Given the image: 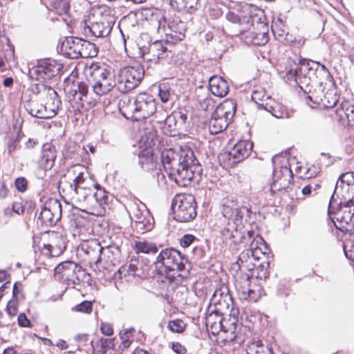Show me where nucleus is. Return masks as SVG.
<instances>
[{
    "label": "nucleus",
    "instance_id": "nucleus-1",
    "mask_svg": "<svg viewBox=\"0 0 354 354\" xmlns=\"http://www.w3.org/2000/svg\"><path fill=\"white\" fill-rule=\"evenodd\" d=\"M32 91L39 98H46L45 104H40L37 100H30L24 103L26 110L32 116L48 119L54 117L62 105V101L55 90L45 84H35Z\"/></svg>",
    "mask_w": 354,
    "mask_h": 354
},
{
    "label": "nucleus",
    "instance_id": "nucleus-2",
    "mask_svg": "<svg viewBox=\"0 0 354 354\" xmlns=\"http://www.w3.org/2000/svg\"><path fill=\"white\" fill-rule=\"evenodd\" d=\"M161 161L165 171L174 173L178 168L201 169L194 151L188 146H181L178 151L166 149L161 153Z\"/></svg>",
    "mask_w": 354,
    "mask_h": 354
},
{
    "label": "nucleus",
    "instance_id": "nucleus-3",
    "mask_svg": "<svg viewBox=\"0 0 354 354\" xmlns=\"http://www.w3.org/2000/svg\"><path fill=\"white\" fill-rule=\"evenodd\" d=\"M126 111L131 114L135 120L146 119L156 111V102L153 97L147 93H140L133 100L127 99Z\"/></svg>",
    "mask_w": 354,
    "mask_h": 354
},
{
    "label": "nucleus",
    "instance_id": "nucleus-4",
    "mask_svg": "<svg viewBox=\"0 0 354 354\" xmlns=\"http://www.w3.org/2000/svg\"><path fill=\"white\" fill-rule=\"evenodd\" d=\"M171 208L174 218L179 222H189L196 216V203L190 194H177L173 199Z\"/></svg>",
    "mask_w": 354,
    "mask_h": 354
},
{
    "label": "nucleus",
    "instance_id": "nucleus-5",
    "mask_svg": "<svg viewBox=\"0 0 354 354\" xmlns=\"http://www.w3.org/2000/svg\"><path fill=\"white\" fill-rule=\"evenodd\" d=\"M156 263H160L165 270L183 272L186 275L190 269L188 259L172 248L162 250L156 258Z\"/></svg>",
    "mask_w": 354,
    "mask_h": 354
},
{
    "label": "nucleus",
    "instance_id": "nucleus-6",
    "mask_svg": "<svg viewBox=\"0 0 354 354\" xmlns=\"http://www.w3.org/2000/svg\"><path fill=\"white\" fill-rule=\"evenodd\" d=\"M95 82L91 88L94 94L98 97L110 93L114 88L118 90V80L111 68L98 66L95 70Z\"/></svg>",
    "mask_w": 354,
    "mask_h": 354
},
{
    "label": "nucleus",
    "instance_id": "nucleus-7",
    "mask_svg": "<svg viewBox=\"0 0 354 354\" xmlns=\"http://www.w3.org/2000/svg\"><path fill=\"white\" fill-rule=\"evenodd\" d=\"M63 68V65L55 59L39 60L36 66L29 71L30 77L41 82H48L56 77Z\"/></svg>",
    "mask_w": 354,
    "mask_h": 354
},
{
    "label": "nucleus",
    "instance_id": "nucleus-8",
    "mask_svg": "<svg viewBox=\"0 0 354 354\" xmlns=\"http://www.w3.org/2000/svg\"><path fill=\"white\" fill-rule=\"evenodd\" d=\"M328 214L335 227L343 232H354V205L334 207Z\"/></svg>",
    "mask_w": 354,
    "mask_h": 354
},
{
    "label": "nucleus",
    "instance_id": "nucleus-9",
    "mask_svg": "<svg viewBox=\"0 0 354 354\" xmlns=\"http://www.w3.org/2000/svg\"><path fill=\"white\" fill-rule=\"evenodd\" d=\"M85 271L82 267L73 261H64L55 268V277L68 285L79 284Z\"/></svg>",
    "mask_w": 354,
    "mask_h": 354
},
{
    "label": "nucleus",
    "instance_id": "nucleus-10",
    "mask_svg": "<svg viewBox=\"0 0 354 354\" xmlns=\"http://www.w3.org/2000/svg\"><path fill=\"white\" fill-rule=\"evenodd\" d=\"M253 143L249 140L238 142L229 151L222 153L218 158L227 166L232 167L246 159L252 152Z\"/></svg>",
    "mask_w": 354,
    "mask_h": 354
},
{
    "label": "nucleus",
    "instance_id": "nucleus-11",
    "mask_svg": "<svg viewBox=\"0 0 354 354\" xmlns=\"http://www.w3.org/2000/svg\"><path fill=\"white\" fill-rule=\"evenodd\" d=\"M144 71L140 68L127 67L120 71L117 77L118 91L125 93L135 88L142 80Z\"/></svg>",
    "mask_w": 354,
    "mask_h": 354
},
{
    "label": "nucleus",
    "instance_id": "nucleus-12",
    "mask_svg": "<svg viewBox=\"0 0 354 354\" xmlns=\"http://www.w3.org/2000/svg\"><path fill=\"white\" fill-rule=\"evenodd\" d=\"M167 44L163 40H156L148 46L140 48V53L145 60L157 63L171 55V50Z\"/></svg>",
    "mask_w": 354,
    "mask_h": 354
},
{
    "label": "nucleus",
    "instance_id": "nucleus-13",
    "mask_svg": "<svg viewBox=\"0 0 354 354\" xmlns=\"http://www.w3.org/2000/svg\"><path fill=\"white\" fill-rule=\"evenodd\" d=\"M62 216V205L56 198H50L43 205L39 219L42 224L52 226L57 223Z\"/></svg>",
    "mask_w": 354,
    "mask_h": 354
},
{
    "label": "nucleus",
    "instance_id": "nucleus-14",
    "mask_svg": "<svg viewBox=\"0 0 354 354\" xmlns=\"http://www.w3.org/2000/svg\"><path fill=\"white\" fill-rule=\"evenodd\" d=\"M312 60L300 59L294 68L286 69V77L288 80L295 81L301 89L306 87L307 77L310 68Z\"/></svg>",
    "mask_w": 354,
    "mask_h": 354
},
{
    "label": "nucleus",
    "instance_id": "nucleus-15",
    "mask_svg": "<svg viewBox=\"0 0 354 354\" xmlns=\"http://www.w3.org/2000/svg\"><path fill=\"white\" fill-rule=\"evenodd\" d=\"M282 173L284 175V178L273 180L268 189L264 188V192L266 194V198L268 202H271L273 198L279 197L281 193L286 191L292 180L293 174L292 170H288L286 168H284Z\"/></svg>",
    "mask_w": 354,
    "mask_h": 354
},
{
    "label": "nucleus",
    "instance_id": "nucleus-16",
    "mask_svg": "<svg viewBox=\"0 0 354 354\" xmlns=\"http://www.w3.org/2000/svg\"><path fill=\"white\" fill-rule=\"evenodd\" d=\"M335 205L338 206L354 205L351 189L348 186H344V185L336 183L333 194L331 196L328 205L329 212H333Z\"/></svg>",
    "mask_w": 354,
    "mask_h": 354
},
{
    "label": "nucleus",
    "instance_id": "nucleus-17",
    "mask_svg": "<svg viewBox=\"0 0 354 354\" xmlns=\"http://www.w3.org/2000/svg\"><path fill=\"white\" fill-rule=\"evenodd\" d=\"M68 187V194L71 200L80 206L91 207L93 188L86 186Z\"/></svg>",
    "mask_w": 354,
    "mask_h": 354
},
{
    "label": "nucleus",
    "instance_id": "nucleus-18",
    "mask_svg": "<svg viewBox=\"0 0 354 354\" xmlns=\"http://www.w3.org/2000/svg\"><path fill=\"white\" fill-rule=\"evenodd\" d=\"M201 169H181L178 168L174 173L170 170L166 171L169 179L174 181L179 187H187L195 178L196 175L199 176Z\"/></svg>",
    "mask_w": 354,
    "mask_h": 354
},
{
    "label": "nucleus",
    "instance_id": "nucleus-19",
    "mask_svg": "<svg viewBox=\"0 0 354 354\" xmlns=\"http://www.w3.org/2000/svg\"><path fill=\"white\" fill-rule=\"evenodd\" d=\"M210 304H213L217 311H223L230 308L232 304V298L227 286L223 285L214 291L210 299Z\"/></svg>",
    "mask_w": 354,
    "mask_h": 354
},
{
    "label": "nucleus",
    "instance_id": "nucleus-20",
    "mask_svg": "<svg viewBox=\"0 0 354 354\" xmlns=\"http://www.w3.org/2000/svg\"><path fill=\"white\" fill-rule=\"evenodd\" d=\"M89 86L86 82H80L75 89L73 99L82 108L92 107L95 104V100L89 96Z\"/></svg>",
    "mask_w": 354,
    "mask_h": 354
},
{
    "label": "nucleus",
    "instance_id": "nucleus-21",
    "mask_svg": "<svg viewBox=\"0 0 354 354\" xmlns=\"http://www.w3.org/2000/svg\"><path fill=\"white\" fill-rule=\"evenodd\" d=\"M111 30V24L105 20L92 22L84 26V33L87 37H104Z\"/></svg>",
    "mask_w": 354,
    "mask_h": 354
},
{
    "label": "nucleus",
    "instance_id": "nucleus-22",
    "mask_svg": "<svg viewBox=\"0 0 354 354\" xmlns=\"http://www.w3.org/2000/svg\"><path fill=\"white\" fill-rule=\"evenodd\" d=\"M223 314V311H217V309L214 308L205 317L207 329L213 335H218L221 331L227 332L222 322Z\"/></svg>",
    "mask_w": 354,
    "mask_h": 354
},
{
    "label": "nucleus",
    "instance_id": "nucleus-23",
    "mask_svg": "<svg viewBox=\"0 0 354 354\" xmlns=\"http://www.w3.org/2000/svg\"><path fill=\"white\" fill-rule=\"evenodd\" d=\"M66 249L65 240L62 236H56L51 243L44 244L41 250L43 254L48 257H58Z\"/></svg>",
    "mask_w": 354,
    "mask_h": 354
},
{
    "label": "nucleus",
    "instance_id": "nucleus-24",
    "mask_svg": "<svg viewBox=\"0 0 354 354\" xmlns=\"http://www.w3.org/2000/svg\"><path fill=\"white\" fill-rule=\"evenodd\" d=\"M79 37H66L61 45V52L65 56L70 59L79 58Z\"/></svg>",
    "mask_w": 354,
    "mask_h": 354
},
{
    "label": "nucleus",
    "instance_id": "nucleus-25",
    "mask_svg": "<svg viewBox=\"0 0 354 354\" xmlns=\"http://www.w3.org/2000/svg\"><path fill=\"white\" fill-rule=\"evenodd\" d=\"M57 157L55 147L50 143H46L43 145L41 156L39 164L45 170L50 169Z\"/></svg>",
    "mask_w": 354,
    "mask_h": 354
},
{
    "label": "nucleus",
    "instance_id": "nucleus-26",
    "mask_svg": "<svg viewBox=\"0 0 354 354\" xmlns=\"http://www.w3.org/2000/svg\"><path fill=\"white\" fill-rule=\"evenodd\" d=\"M236 110V103L234 100L227 99L215 109L216 116L222 117L231 122Z\"/></svg>",
    "mask_w": 354,
    "mask_h": 354
},
{
    "label": "nucleus",
    "instance_id": "nucleus-27",
    "mask_svg": "<svg viewBox=\"0 0 354 354\" xmlns=\"http://www.w3.org/2000/svg\"><path fill=\"white\" fill-rule=\"evenodd\" d=\"M81 250L91 257L96 263L100 260V254L104 248L97 239L84 241L80 246Z\"/></svg>",
    "mask_w": 354,
    "mask_h": 354
},
{
    "label": "nucleus",
    "instance_id": "nucleus-28",
    "mask_svg": "<svg viewBox=\"0 0 354 354\" xmlns=\"http://www.w3.org/2000/svg\"><path fill=\"white\" fill-rule=\"evenodd\" d=\"M209 86L212 93L215 96L223 97L228 93L227 82L221 77L215 75L210 77Z\"/></svg>",
    "mask_w": 354,
    "mask_h": 354
},
{
    "label": "nucleus",
    "instance_id": "nucleus-29",
    "mask_svg": "<svg viewBox=\"0 0 354 354\" xmlns=\"http://www.w3.org/2000/svg\"><path fill=\"white\" fill-rule=\"evenodd\" d=\"M140 142L146 147H151L157 140V131L150 122H145L140 129Z\"/></svg>",
    "mask_w": 354,
    "mask_h": 354
},
{
    "label": "nucleus",
    "instance_id": "nucleus-30",
    "mask_svg": "<svg viewBox=\"0 0 354 354\" xmlns=\"http://www.w3.org/2000/svg\"><path fill=\"white\" fill-rule=\"evenodd\" d=\"M317 88L313 89V91L310 88L304 87L301 89L303 92L302 97L306 101V102L310 104V102H313L314 104H317L320 106L321 102L322 101V97L324 95V90L322 83H317Z\"/></svg>",
    "mask_w": 354,
    "mask_h": 354
},
{
    "label": "nucleus",
    "instance_id": "nucleus-31",
    "mask_svg": "<svg viewBox=\"0 0 354 354\" xmlns=\"http://www.w3.org/2000/svg\"><path fill=\"white\" fill-rule=\"evenodd\" d=\"M262 108L270 113L272 115L277 118H288V113L284 106L274 99L267 100L266 103L261 104Z\"/></svg>",
    "mask_w": 354,
    "mask_h": 354
},
{
    "label": "nucleus",
    "instance_id": "nucleus-32",
    "mask_svg": "<svg viewBox=\"0 0 354 354\" xmlns=\"http://www.w3.org/2000/svg\"><path fill=\"white\" fill-rule=\"evenodd\" d=\"M335 112L339 120H344L346 118L349 126L354 125V104L345 101L341 103L340 106L335 110Z\"/></svg>",
    "mask_w": 354,
    "mask_h": 354
},
{
    "label": "nucleus",
    "instance_id": "nucleus-33",
    "mask_svg": "<svg viewBox=\"0 0 354 354\" xmlns=\"http://www.w3.org/2000/svg\"><path fill=\"white\" fill-rule=\"evenodd\" d=\"M221 212L223 216L227 218L228 221H234L239 216L237 205L232 200H223Z\"/></svg>",
    "mask_w": 354,
    "mask_h": 354
},
{
    "label": "nucleus",
    "instance_id": "nucleus-34",
    "mask_svg": "<svg viewBox=\"0 0 354 354\" xmlns=\"http://www.w3.org/2000/svg\"><path fill=\"white\" fill-rule=\"evenodd\" d=\"M79 57L89 58L97 56L98 48L94 43L80 38Z\"/></svg>",
    "mask_w": 354,
    "mask_h": 354
},
{
    "label": "nucleus",
    "instance_id": "nucleus-35",
    "mask_svg": "<svg viewBox=\"0 0 354 354\" xmlns=\"http://www.w3.org/2000/svg\"><path fill=\"white\" fill-rule=\"evenodd\" d=\"M92 196V208L96 207L97 206L102 207L103 205L108 203V193L100 185H96L93 188Z\"/></svg>",
    "mask_w": 354,
    "mask_h": 354
},
{
    "label": "nucleus",
    "instance_id": "nucleus-36",
    "mask_svg": "<svg viewBox=\"0 0 354 354\" xmlns=\"http://www.w3.org/2000/svg\"><path fill=\"white\" fill-rule=\"evenodd\" d=\"M229 124L230 122L224 118L216 116V113L214 111L209 123V132L211 134H218L225 130Z\"/></svg>",
    "mask_w": 354,
    "mask_h": 354
},
{
    "label": "nucleus",
    "instance_id": "nucleus-37",
    "mask_svg": "<svg viewBox=\"0 0 354 354\" xmlns=\"http://www.w3.org/2000/svg\"><path fill=\"white\" fill-rule=\"evenodd\" d=\"M140 263L136 259H131L128 265L122 266L118 270L120 277L140 276L139 266Z\"/></svg>",
    "mask_w": 354,
    "mask_h": 354
},
{
    "label": "nucleus",
    "instance_id": "nucleus-38",
    "mask_svg": "<svg viewBox=\"0 0 354 354\" xmlns=\"http://www.w3.org/2000/svg\"><path fill=\"white\" fill-rule=\"evenodd\" d=\"M154 225L153 216L148 211L145 210V214L143 216L138 218L136 222V227L141 233L151 231Z\"/></svg>",
    "mask_w": 354,
    "mask_h": 354
},
{
    "label": "nucleus",
    "instance_id": "nucleus-39",
    "mask_svg": "<svg viewBox=\"0 0 354 354\" xmlns=\"http://www.w3.org/2000/svg\"><path fill=\"white\" fill-rule=\"evenodd\" d=\"M181 129V127L171 114L166 118L162 126L164 133L170 137L176 136Z\"/></svg>",
    "mask_w": 354,
    "mask_h": 354
},
{
    "label": "nucleus",
    "instance_id": "nucleus-40",
    "mask_svg": "<svg viewBox=\"0 0 354 354\" xmlns=\"http://www.w3.org/2000/svg\"><path fill=\"white\" fill-rule=\"evenodd\" d=\"M221 234L223 240L232 241L234 243H236V239L240 236L234 221H227L226 226L221 230Z\"/></svg>",
    "mask_w": 354,
    "mask_h": 354
},
{
    "label": "nucleus",
    "instance_id": "nucleus-41",
    "mask_svg": "<svg viewBox=\"0 0 354 354\" xmlns=\"http://www.w3.org/2000/svg\"><path fill=\"white\" fill-rule=\"evenodd\" d=\"M270 266V263L268 261L266 262H263L261 264H259L254 271H252V274H246V281L245 283L248 282V280L251 277H256L257 279H266L269 276V272H268V268Z\"/></svg>",
    "mask_w": 354,
    "mask_h": 354
},
{
    "label": "nucleus",
    "instance_id": "nucleus-42",
    "mask_svg": "<svg viewBox=\"0 0 354 354\" xmlns=\"http://www.w3.org/2000/svg\"><path fill=\"white\" fill-rule=\"evenodd\" d=\"M320 106L325 109H332L337 105L339 101V95L335 90H328L324 93Z\"/></svg>",
    "mask_w": 354,
    "mask_h": 354
},
{
    "label": "nucleus",
    "instance_id": "nucleus-43",
    "mask_svg": "<svg viewBox=\"0 0 354 354\" xmlns=\"http://www.w3.org/2000/svg\"><path fill=\"white\" fill-rule=\"evenodd\" d=\"M247 354H272L268 346L263 344L261 340L254 341L248 345Z\"/></svg>",
    "mask_w": 354,
    "mask_h": 354
},
{
    "label": "nucleus",
    "instance_id": "nucleus-44",
    "mask_svg": "<svg viewBox=\"0 0 354 354\" xmlns=\"http://www.w3.org/2000/svg\"><path fill=\"white\" fill-rule=\"evenodd\" d=\"M136 253L156 254L158 249L155 243L147 241H136L133 247Z\"/></svg>",
    "mask_w": 354,
    "mask_h": 354
},
{
    "label": "nucleus",
    "instance_id": "nucleus-45",
    "mask_svg": "<svg viewBox=\"0 0 354 354\" xmlns=\"http://www.w3.org/2000/svg\"><path fill=\"white\" fill-rule=\"evenodd\" d=\"M179 11L193 13L197 10L198 0H174Z\"/></svg>",
    "mask_w": 354,
    "mask_h": 354
},
{
    "label": "nucleus",
    "instance_id": "nucleus-46",
    "mask_svg": "<svg viewBox=\"0 0 354 354\" xmlns=\"http://www.w3.org/2000/svg\"><path fill=\"white\" fill-rule=\"evenodd\" d=\"M134 331V328H130L124 329L120 333V337L121 343L119 348L121 351H124L129 348L131 344L132 333Z\"/></svg>",
    "mask_w": 354,
    "mask_h": 354
},
{
    "label": "nucleus",
    "instance_id": "nucleus-47",
    "mask_svg": "<svg viewBox=\"0 0 354 354\" xmlns=\"http://www.w3.org/2000/svg\"><path fill=\"white\" fill-rule=\"evenodd\" d=\"M310 65V68L307 77L306 88H308L311 84L317 85V83L320 82L318 80V69L319 68V63L312 60Z\"/></svg>",
    "mask_w": 354,
    "mask_h": 354
},
{
    "label": "nucleus",
    "instance_id": "nucleus-48",
    "mask_svg": "<svg viewBox=\"0 0 354 354\" xmlns=\"http://www.w3.org/2000/svg\"><path fill=\"white\" fill-rule=\"evenodd\" d=\"M86 169L82 167L80 165H76L73 167V171L74 174H77V176L73 180V183L70 184L69 187H77L79 186H85V171Z\"/></svg>",
    "mask_w": 354,
    "mask_h": 354
},
{
    "label": "nucleus",
    "instance_id": "nucleus-49",
    "mask_svg": "<svg viewBox=\"0 0 354 354\" xmlns=\"http://www.w3.org/2000/svg\"><path fill=\"white\" fill-rule=\"evenodd\" d=\"M251 98L259 107H262L261 104L266 103L267 100L272 99L266 95V91L262 88L254 90L252 93Z\"/></svg>",
    "mask_w": 354,
    "mask_h": 354
},
{
    "label": "nucleus",
    "instance_id": "nucleus-50",
    "mask_svg": "<svg viewBox=\"0 0 354 354\" xmlns=\"http://www.w3.org/2000/svg\"><path fill=\"white\" fill-rule=\"evenodd\" d=\"M184 38V33L174 31L169 28V31L165 32V39L164 41L167 44H174L178 41H182Z\"/></svg>",
    "mask_w": 354,
    "mask_h": 354
},
{
    "label": "nucleus",
    "instance_id": "nucleus-51",
    "mask_svg": "<svg viewBox=\"0 0 354 354\" xmlns=\"http://www.w3.org/2000/svg\"><path fill=\"white\" fill-rule=\"evenodd\" d=\"M167 328L173 333H180L186 328V324L179 319L170 320L168 323Z\"/></svg>",
    "mask_w": 354,
    "mask_h": 354
},
{
    "label": "nucleus",
    "instance_id": "nucleus-52",
    "mask_svg": "<svg viewBox=\"0 0 354 354\" xmlns=\"http://www.w3.org/2000/svg\"><path fill=\"white\" fill-rule=\"evenodd\" d=\"M337 183L339 185H344V186H348L350 189L354 185V172H346L345 174H342Z\"/></svg>",
    "mask_w": 354,
    "mask_h": 354
},
{
    "label": "nucleus",
    "instance_id": "nucleus-53",
    "mask_svg": "<svg viewBox=\"0 0 354 354\" xmlns=\"http://www.w3.org/2000/svg\"><path fill=\"white\" fill-rule=\"evenodd\" d=\"M171 95V88L165 84H160L159 85V93L160 100L165 103L169 100Z\"/></svg>",
    "mask_w": 354,
    "mask_h": 354
},
{
    "label": "nucleus",
    "instance_id": "nucleus-54",
    "mask_svg": "<svg viewBox=\"0 0 354 354\" xmlns=\"http://www.w3.org/2000/svg\"><path fill=\"white\" fill-rule=\"evenodd\" d=\"M252 251L250 249H246L242 251L239 256L237 261L236 262L235 266H236L238 268L242 264H244L245 263H248L250 260H254L252 257Z\"/></svg>",
    "mask_w": 354,
    "mask_h": 354
},
{
    "label": "nucleus",
    "instance_id": "nucleus-55",
    "mask_svg": "<svg viewBox=\"0 0 354 354\" xmlns=\"http://www.w3.org/2000/svg\"><path fill=\"white\" fill-rule=\"evenodd\" d=\"M250 250L252 251V257L253 258V259L259 260L261 259V255H263V257L266 256V254H267V251L268 250V248L264 247L265 250L263 251L261 248L259 246L254 248L253 243H251Z\"/></svg>",
    "mask_w": 354,
    "mask_h": 354
},
{
    "label": "nucleus",
    "instance_id": "nucleus-56",
    "mask_svg": "<svg viewBox=\"0 0 354 354\" xmlns=\"http://www.w3.org/2000/svg\"><path fill=\"white\" fill-rule=\"evenodd\" d=\"M15 186L19 192H25L28 188V180L24 177L17 178L15 180Z\"/></svg>",
    "mask_w": 354,
    "mask_h": 354
},
{
    "label": "nucleus",
    "instance_id": "nucleus-57",
    "mask_svg": "<svg viewBox=\"0 0 354 354\" xmlns=\"http://www.w3.org/2000/svg\"><path fill=\"white\" fill-rule=\"evenodd\" d=\"M198 242L199 240L196 239L194 235L192 234H185L184 235L180 240V244L183 248H188L191 244L194 243V242Z\"/></svg>",
    "mask_w": 354,
    "mask_h": 354
},
{
    "label": "nucleus",
    "instance_id": "nucleus-58",
    "mask_svg": "<svg viewBox=\"0 0 354 354\" xmlns=\"http://www.w3.org/2000/svg\"><path fill=\"white\" fill-rule=\"evenodd\" d=\"M75 309L78 312L85 313H91L93 309V305L91 301H84L82 303L77 304Z\"/></svg>",
    "mask_w": 354,
    "mask_h": 354
},
{
    "label": "nucleus",
    "instance_id": "nucleus-59",
    "mask_svg": "<svg viewBox=\"0 0 354 354\" xmlns=\"http://www.w3.org/2000/svg\"><path fill=\"white\" fill-rule=\"evenodd\" d=\"M246 278L244 279L243 283H245V286H241V282H239L238 281H236V288L237 291L239 292V295L241 296V299H245L247 297V289H250V287L249 286V283H245ZM249 281V280L248 281Z\"/></svg>",
    "mask_w": 354,
    "mask_h": 354
},
{
    "label": "nucleus",
    "instance_id": "nucleus-60",
    "mask_svg": "<svg viewBox=\"0 0 354 354\" xmlns=\"http://www.w3.org/2000/svg\"><path fill=\"white\" fill-rule=\"evenodd\" d=\"M284 168H286L288 170H291L290 167V165L288 162H286L285 165H282L280 169H274L273 171V180H279L284 178V175L282 173V171Z\"/></svg>",
    "mask_w": 354,
    "mask_h": 354
},
{
    "label": "nucleus",
    "instance_id": "nucleus-61",
    "mask_svg": "<svg viewBox=\"0 0 354 354\" xmlns=\"http://www.w3.org/2000/svg\"><path fill=\"white\" fill-rule=\"evenodd\" d=\"M171 115L175 118V120H176L181 128H183L187 120V115L181 111L174 112Z\"/></svg>",
    "mask_w": 354,
    "mask_h": 354
},
{
    "label": "nucleus",
    "instance_id": "nucleus-62",
    "mask_svg": "<svg viewBox=\"0 0 354 354\" xmlns=\"http://www.w3.org/2000/svg\"><path fill=\"white\" fill-rule=\"evenodd\" d=\"M6 310L10 316H15L18 312L17 303L15 301H9L7 304Z\"/></svg>",
    "mask_w": 354,
    "mask_h": 354
},
{
    "label": "nucleus",
    "instance_id": "nucleus-63",
    "mask_svg": "<svg viewBox=\"0 0 354 354\" xmlns=\"http://www.w3.org/2000/svg\"><path fill=\"white\" fill-rule=\"evenodd\" d=\"M247 297L245 299H248L250 301L255 302L258 300V299L260 297V294L259 292H257L256 290L252 289L251 288L250 289H247Z\"/></svg>",
    "mask_w": 354,
    "mask_h": 354
},
{
    "label": "nucleus",
    "instance_id": "nucleus-64",
    "mask_svg": "<svg viewBox=\"0 0 354 354\" xmlns=\"http://www.w3.org/2000/svg\"><path fill=\"white\" fill-rule=\"evenodd\" d=\"M100 330L101 332L106 336L112 335L113 333L112 326L108 323H102Z\"/></svg>",
    "mask_w": 354,
    "mask_h": 354
}]
</instances>
